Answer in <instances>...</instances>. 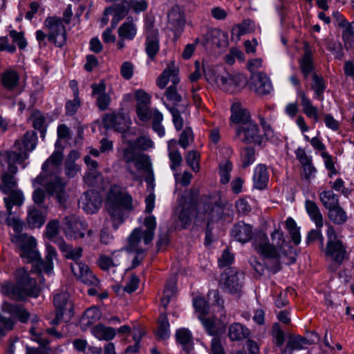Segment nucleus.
Here are the masks:
<instances>
[{"mask_svg": "<svg viewBox=\"0 0 354 354\" xmlns=\"http://www.w3.org/2000/svg\"><path fill=\"white\" fill-rule=\"evenodd\" d=\"M8 194L9 196L5 197L3 201L8 214L11 215L12 205L21 206L24 203V197L22 192L17 189L9 192Z\"/></svg>", "mask_w": 354, "mask_h": 354, "instance_id": "obj_40", "label": "nucleus"}, {"mask_svg": "<svg viewBox=\"0 0 354 354\" xmlns=\"http://www.w3.org/2000/svg\"><path fill=\"white\" fill-rule=\"evenodd\" d=\"M143 226L145 230L142 232L140 228H136L129 237V246L127 250L136 252L132 263L133 268L140 265L144 254L145 250L139 249L138 245L142 238L145 245L151 242L154 237V231L156 228V218L153 215H149L145 218Z\"/></svg>", "mask_w": 354, "mask_h": 354, "instance_id": "obj_5", "label": "nucleus"}, {"mask_svg": "<svg viewBox=\"0 0 354 354\" xmlns=\"http://www.w3.org/2000/svg\"><path fill=\"white\" fill-rule=\"evenodd\" d=\"M103 122L106 127L113 129L120 133H126L128 128V122L122 114L109 113L103 118Z\"/></svg>", "mask_w": 354, "mask_h": 354, "instance_id": "obj_23", "label": "nucleus"}, {"mask_svg": "<svg viewBox=\"0 0 354 354\" xmlns=\"http://www.w3.org/2000/svg\"><path fill=\"white\" fill-rule=\"evenodd\" d=\"M1 292L2 295L8 297L15 300H23L22 292L20 289L19 275H17V283L6 281L1 286Z\"/></svg>", "mask_w": 354, "mask_h": 354, "instance_id": "obj_33", "label": "nucleus"}, {"mask_svg": "<svg viewBox=\"0 0 354 354\" xmlns=\"http://www.w3.org/2000/svg\"><path fill=\"white\" fill-rule=\"evenodd\" d=\"M235 138L245 144L254 143L258 145H261L264 140L259 125L254 120L237 126L235 129Z\"/></svg>", "mask_w": 354, "mask_h": 354, "instance_id": "obj_11", "label": "nucleus"}, {"mask_svg": "<svg viewBox=\"0 0 354 354\" xmlns=\"http://www.w3.org/2000/svg\"><path fill=\"white\" fill-rule=\"evenodd\" d=\"M36 133L33 131H27L25 133L22 141L20 142L19 140H16L12 149L8 151H23L25 152L28 158V155L27 151H32L36 147Z\"/></svg>", "mask_w": 354, "mask_h": 354, "instance_id": "obj_24", "label": "nucleus"}, {"mask_svg": "<svg viewBox=\"0 0 354 354\" xmlns=\"http://www.w3.org/2000/svg\"><path fill=\"white\" fill-rule=\"evenodd\" d=\"M269 176L267 167L265 165H258L254 170V187L259 190L266 189L268 185Z\"/></svg>", "mask_w": 354, "mask_h": 354, "instance_id": "obj_26", "label": "nucleus"}, {"mask_svg": "<svg viewBox=\"0 0 354 354\" xmlns=\"http://www.w3.org/2000/svg\"><path fill=\"white\" fill-rule=\"evenodd\" d=\"M221 182L223 184H227L230 180V172L232 169V163L230 160H225L219 165Z\"/></svg>", "mask_w": 354, "mask_h": 354, "instance_id": "obj_51", "label": "nucleus"}, {"mask_svg": "<svg viewBox=\"0 0 354 354\" xmlns=\"http://www.w3.org/2000/svg\"><path fill=\"white\" fill-rule=\"evenodd\" d=\"M298 95L301 98V105L304 113L308 118L317 122L319 120L318 108L313 104L312 101L302 91H298Z\"/></svg>", "mask_w": 354, "mask_h": 354, "instance_id": "obj_27", "label": "nucleus"}, {"mask_svg": "<svg viewBox=\"0 0 354 354\" xmlns=\"http://www.w3.org/2000/svg\"><path fill=\"white\" fill-rule=\"evenodd\" d=\"M272 335L275 339V344L277 346H281L285 340L284 333L278 323L272 326Z\"/></svg>", "mask_w": 354, "mask_h": 354, "instance_id": "obj_62", "label": "nucleus"}, {"mask_svg": "<svg viewBox=\"0 0 354 354\" xmlns=\"http://www.w3.org/2000/svg\"><path fill=\"white\" fill-rule=\"evenodd\" d=\"M326 231L327 243L325 249V255L331 261L339 267L344 261L348 260L349 254L346 250V246L338 237L335 227L328 224Z\"/></svg>", "mask_w": 354, "mask_h": 354, "instance_id": "obj_9", "label": "nucleus"}, {"mask_svg": "<svg viewBox=\"0 0 354 354\" xmlns=\"http://www.w3.org/2000/svg\"><path fill=\"white\" fill-rule=\"evenodd\" d=\"M169 158L171 161V169L176 172L177 171V168L180 166L183 162V157L178 150H172L171 152H169Z\"/></svg>", "mask_w": 354, "mask_h": 354, "instance_id": "obj_60", "label": "nucleus"}, {"mask_svg": "<svg viewBox=\"0 0 354 354\" xmlns=\"http://www.w3.org/2000/svg\"><path fill=\"white\" fill-rule=\"evenodd\" d=\"M230 120L232 123L239 125H243L252 121L250 113L242 108L233 104L231 108Z\"/></svg>", "mask_w": 354, "mask_h": 354, "instance_id": "obj_34", "label": "nucleus"}, {"mask_svg": "<svg viewBox=\"0 0 354 354\" xmlns=\"http://www.w3.org/2000/svg\"><path fill=\"white\" fill-rule=\"evenodd\" d=\"M47 254L45 257V259L39 261L37 264L38 268L40 272H44L46 274H50L53 269V260L57 257V252L55 249L50 245H46Z\"/></svg>", "mask_w": 354, "mask_h": 354, "instance_id": "obj_36", "label": "nucleus"}, {"mask_svg": "<svg viewBox=\"0 0 354 354\" xmlns=\"http://www.w3.org/2000/svg\"><path fill=\"white\" fill-rule=\"evenodd\" d=\"M63 159L62 153L55 151L42 165V172L34 180L39 185H44L47 193L55 196L59 205L65 207L68 198L66 193V183L55 174L57 167Z\"/></svg>", "mask_w": 354, "mask_h": 354, "instance_id": "obj_1", "label": "nucleus"}, {"mask_svg": "<svg viewBox=\"0 0 354 354\" xmlns=\"http://www.w3.org/2000/svg\"><path fill=\"white\" fill-rule=\"evenodd\" d=\"M334 17L337 18V25L344 28L342 39L345 48L349 50L354 46V21L348 23L338 12H334Z\"/></svg>", "mask_w": 354, "mask_h": 354, "instance_id": "obj_20", "label": "nucleus"}, {"mask_svg": "<svg viewBox=\"0 0 354 354\" xmlns=\"http://www.w3.org/2000/svg\"><path fill=\"white\" fill-rule=\"evenodd\" d=\"M214 82L218 88L230 93L239 91L247 84L246 77L243 74L218 75L214 77Z\"/></svg>", "mask_w": 354, "mask_h": 354, "instance_id": "obj_12", "label": "nucleus"}, {"mask_svg": "<svg viewBox=\"0 0 354 354\" xmlns=\"http://www.w3.org/2000/svg\"><path fill=\"white\" fill-rule=\"evenodd\" d=\"M100 310L96 307H91L85 311L82 321L86 325H91L100 319Z\"/></svg>", "mask_w": 354, "mask_h": 354, "instance_id": "obj_50", "label": "nucleus"}, {"mask_svg": "<svg viewBox=\"0 0 354 354\" xmlns=\"http://www.w3.org/2000/svg\"><path fill=\"white\" fill-rule=\"evenodd\" d=\"M84 160L89 170H91V171L86 174L84 180L89 186H93L96 183L97 180L101 178L100 172L96 171L98 163L88 155L84 156Z\"/></svg>", "mask_w": 354, "mask_h": 354, "instance_id": "obj_31", "label": "nucleus"}, {"mask_svg": "<svg viewBox=\"0 0 354 354\" xmlns=\"http://www.w3.org/2000/svg\"><path fill=\"white\" fill-rule=\"evenodd\" d=\"M3 156L5 162L8 164V168L1 171L0 191L5 194H8L17 187V181L15 176L18 171L16 164H23L27 159V156L23 151H6Z\"/></svg>", "mask_w": 354, "mask_h": 354, "instance_id": "obj_6", "label": "nucleus"}, {"mask_svg": "<svg viewBox=\"0 0 354 354\" xmlns=\"http://www.w3.org/2000/svg\"><path fill=\"white\" fill-rule=\"evenodd\" d=\"M176 339L182 346L186 353H189L194 348V342L192 333L185 328H182L176 330Z\"/></svg>", "mask_w": 354, "mask_h": 354, "instance_id": "obj_30", "label": "nucleus"}, {"mask_svg": "<svg viewBox=\"0 0 354 354\" xmlns=\"http://www.w3.org/2000/svg\"><path fill=\"white\" fill-rule=\"evenodd\" d=\"M231 234L236 241L245 243L250 241L252 237V227L244 222H239L234 225Z\"/></svg>", "mask_w": 354, "mask_h": 354, "instance_id": "obj_25", "label": "nucleus"}, {"mask_svg": "<svg viewBox=\"0 0 354 354\" xmlns=\"http://www.w3.org/2000/svg\"><path fill=\"white\" fill-rule=\"evenodd\" d=\"M15 326V322L10 317H6L0 315V335H5L12 330Z\"/></svg>", "mask_w": 354, "mask_h": 354, "instance_id": "obj_59", "label": "nucleus"}, {"mask_svg": "<svg viewBox=\"0 0 354 354\" xmlns=\"http://www.w3.org/2000/svg\"><path fill=\"white\" fill-rule=\"evenodd\" d=\"M56 243L64 256L73 261L70 268L75 277L85 284L97 286L100 283L97 278L86 263L80 261L82 256V248L68 245L62 239H58Z\"/></svg>", "mask_w": 354, "mask_h": 354, "instance_id": "obj_3", "label": "nucleus"}, {"mask_svg": "<svg viewBox=\"0 0 354 354\" xmlns=\"http://www.w3.org/2000/svg\"><path fill=\"white\" fill-rule=\"evenodd\" d=\"M17 275H19L23 300L28 297H37L40 292V288L37 285L35 279L31 278L28 272L24 269L18 270Z\"/></svg>", "mask_w": 354, "mask_h": 354, "instance_id": "obj_15", "label": "nucleus"}, {"mask_svg": "<svg viewBox=\"0 0 354 354\" xmlns=\"http://www.w3.org/2000/svg\"><path fill=\"white\" fill-rule=\"evenodd\" d=\"M169 323L167 315L161 313L158 319L156 335L160 339H167L169 337Z\"/></svg>", "mask_w": 354, "mask_h": 354, "instance_id": "obj_47", "label": "nucleus"}, {"mask_svg": "<svg viewBox=\"0 0 354 354\" xmlns=\"http://www.w3.org/2000/svg\"><path fill=\"white\" fill-rule=\"evenodd\" d=\"M194 134L190 127H186L180 136L178 144L183 148L186 149L189 144V140H193Z\"/></svg>", "mask_w": 354, "mask_h": 354, "instance_id": "obj_61", "label": "nucleus"}, {"mask_svg": "<svg viewBox=\"0 0 354 354\" xmlns=\"http://www.w3.org/2000/svg\"><path fill=\"white\" fill-rule=\"evenodd\" d=\"M319 198L322 205L329 209L339 205V197L331 189H324L319 193Z\"/></svg>", "mask_w": 354, "mask_h": 354, "instance_id": "obj_42", "label": "nucleus"}, {"mask_svg": "<svg viewBox=\"0 0 354 354\" xmlns=\"http://www.w3.org/2000/svg\"><path fill=\"white\" fill-rule=\"evenodd\" d=\"M118 35L120 39L133 40L137 34V26L132 17H128L119 27Z\"/></svg>", "mask_w": 354, "mask_h": 354, "instance_id": "obj_32", "label": "nucleus"}, {"mask_svg": "<svg viewBox=\"0 0 354 354\" xmlns=\"http://www.w3.org/2000/svg\"><path fill=\"white\" fill-rule=\"evenodd\" d=\"M127 144L140 150H147L153 146L151 140L146 136L140 137L133 142L130 140L127 141Z\"/></svg>", "mask_w": 354, "mask_h": 354, "instance_id": "obj_55", "label": "nucleus"}, {"mask_svg": "<svg viewBox=\"0 0 354 354\" xmlns=\"http://www.w3.org/2000/svg\"><path fill=\"white\" fill-rule=\"evenodd\" d=\"M152 111L149 109V105H136L137 115L143 122L147 121L151 118Z\"/></svg>", "mask_w": 354, "mask_h": 354, "instance_id": "obj_64", "label": "nucleus"}, {"mask_svg": "<svg viewBox=\"0 0 354 354\" xmlns=\"http://www.w3.org/2000/svg\"><path fill=\"white\" fill-rule=\"evenodd\" d=\"M312 88L315 92V98L322 101L324 100V92L326 90V84L322 77L318 76L316 73H313Z\"/></svg>", "mask_w": 354, "mask_h": 354, "instance_id": "obj_48", "label": "nucleus"}, {"mask_svg": "<svg viewBox=\"0 0 354 354\" xmlns=\"http://www.w3.org/2000/svg\"><path fill=\"white\" fill-rule=\"evenodd\" d=\"M243 279V273L229 269L222 275L223 288L231 293H237L242 288Z\"/></svg>", "mask_w": 354, "mask_h": 354, "instance_id": "obj_18", "label": "nucleus"}, {"mask_svg": "<svg viewBox=\"0 0 354 354\" xmlns=\"http://www.w3.org/2000/svg\"><path fill=\"white\" fill-rule=\"evenodd\" d=\"M92 96L96 97L95 104L101 111H105L111 103V97L106 93V84L102 80L97 84H91Z\"/></svg>", "mask_w": 354, "mask_h": 354, "instance_id": "obj_21", "label": "nucleus"}, {"mask_svg": "<svg viewBox=\"0 0 354 354\" xmlns=\"http://www.w3.org/2000/svg\"><path fill=\"white\" fill-rule=\"evenodd\" d=\"M55 308V317L50 321L53 326L58 325L59 322H69L73 316V305L69 300L67 292H60L54 296L53 300Z\"/></svg>", "mask_w": 354, "mask_h": 354, "instance_id": "obj_10", "label": "nucleus"}, {"mask_svg": "<svg viewBox=\"0 0 354 354\" xmlns=\"http://www.w3.org/2000/svg\"><path fill=\"white\" fill-rule=\"evenodd\" d=\"M198 319L201 320L206 331L209 335L214 336L218 334L219 330L216 326L214 319L206 317L205 316H198Z\"/></svg>", "mask_w": 354, "mask_h": 354, "instance_id": "obj_54", "label": "nucleus"}, {"mask_svg": "<svg viewBox=\"0 0 354 354\" xmlns=\"http://www.w3.org/2000/svg\"><path fill=\"white\" fill-rule=\"evenodd\" d=\"M305 208L316 227L317 228H322L324 225L323 216L317 203L313 201L306 200L305 202Z\"/></svg>", "mask_w": 354, "mask_h": 354, "instance_id": "obj_35", "label": "nucleus"}, {"mask_svg": "<svg viewBox=\"0 0 354 354\" xmlns=\"http://www.w3.org/2000/svg\"><path fill=\"white\" fill-rule=\"evenodd\" d=\"M199 158L200 155L196 151H189L186 156L187 164L195 172H198L200 169Z\"/></svg>", "mask_w": 354, "mask_h": 354, "instance_id": "obj_57", "label": "nucleus"}, {"mask_svg": "<svg viewBox=\"0 0 354 354\" xmlns=\"http://www.w3.org/2000/svg\"><path fill=\"white\" fill-rule=\"evenodd\" d=\"M255 160V150L254 148L248 147H245L241 152L242 167H248Z\"/></svg>", "mask_w": 354, "mask_h": 354, "instance_id": "obj_52", "label": "nucleus"}, {"mask_svg": "<svg viewBox=\"0 0 354 354\" xmlns=\"http://www.w3.org/2000/svg\"><path fill=\"white\" fill-rule=\"evenodd\" d=\"M300 68L304 79H307L313 70L312 54L309 50H306L305 53L299 62Z\"/></svg>", "mask_w": 354, "mask_h": 354, "instance_id": "obj_49", "label": "nucleus"}, {"mask_svg": "<svg viewBox=\"0 0 354 354\" xmlns=\"http://www.w3.org/2000/svg\"><path fill=\"white\" fill-rule=\"evenodd\" d=\"M132 207V198L125 189L118 185L111 187L106 201V208L116 230L124 221V210Z\"/></svg>", "mask_w": 354, "mask_h": 354, "instance_id": "obj_4", "label": "nucleus"}, {"mask_svg": "<svg viewBox=\"0 0 354 354\" xmlns=\"http://www.w3.org/2000/svg\"><path fill=\"white\" fill-rule=\"evenodd\" d=\"M88 224L86 221H82L75 216H66L61 225L66 238L71 239H83Z\"/></svg>", "mask_w": 354, "mask_h": 354, "instance_id": "obj_13", "label": "nucleus"}, {"mask_svg": "<svg viewBox=\"0 0 354 354\" xmlns=\"http://www.w3.org/2000/svg\"><path fill=\"white\" fill-rule=\"evenodd\" d=\"M45 222L42 212L36 208H30L27 216V223L30 227L39 228Z\"/></svg>", "mask_w": 354, "mask_h": 354, "instance_id": "obj_46", "label": "nucleus"}, {"mask_svg": "<svg viewBox=\"0 0 354 354\" xmlns=\"http://www.w3.org/2000/svg\"><path fill=\"white\" fill-rule=\"evenodd\" d=\"M11 241L21 250V257H26L30 260L37 257V252L35 251L36 240L32 236H29L26 234H18L12 235Z\"/></svg>", "mask_w": 354, "mask_h": 354, "instance_id": "obj_14", "label": "nucleus"}, {"mask_svg": "<svg viewBox=\"0 0 354 354\" xmlns=\"http://www.w3.org/2000/svg\"><path fill=\"white\" fill-rule=\"evenodd\" d=\"M328 218L330 222L336 225H342L348 220L347 213L339 204L328 209Z\"/></svg>", "mask_w": 354, "mask_h": 354, "instance_id": "obj_38", "label": "nucleus"}, {"mask_svg": "<svg viewBox=\"0 0 354 354\" xmlns=\"http://www.w3.org/2000/svg\"><path fill=\"white\" fill-rule=\"evenodd\" d=\"M203 207H200L196 214V221L198 223L207 222L205 241L209 243L212 241V233L210 225L222 218L223 207L216 199L203 198Z\"/></svg>", "mask_w": 354, "mask_h": 354, "instance_id": "obj_8", "label": "nucleus"}, {"mask_svg": "<svg viewBox=\"0 0 354 354\" xmlns=\"http://www.w3.org/2000/svg\"><path fill=\"white\" fill-rule=\"evenodd\" d=\"M170 23L177 30H182L185 26V19L183 13L178 6H174L168 14Z\"/></svg>", "mask_w": 354, "mask_h": 354, "instance_id": "obj_45", "label": "nucleus"}, {"mask_svg": "<svg viewBox=\"0 0 354 354\" xmlns=\"http://www.w3.org/2000/svg\"><path fill=\"white\" fill-rule=\"evenodd\" d=\"M1 81L6 88L12 90L18 85L19 76L14 70H6L1 75Z\"/></svg>", "mask_w": 354, "mask_h": 354, "instance_id": "obj_44", "label": "nucleus"}, {"mask_svg": "<svg viewBox=\"0 0 354 354\" xmlns=\"http://www.w3.org/2000/svg\"><path fill=\"white\" fill-rule=\"evenodd\" d=\"M167 99L173 104H177L182 101V96L178 93L176 85L169 86L165 91Z\"/></svg>", "mask_w": 354, "mask_h": 354, "instance_id": "obj_58", "label": "nucleus"}, {"mask_svg": "<svg viewBox=\"0 0 354 354\" xmlns=\"http://www.w3.org/2000/svg\"><path fill=\"white\" fill-rule=\"evenodd\" d=\"M169 80L174 85H176L180 80L178 77V70L174 65H170L164 70L157 79L156 84L160 88L162 89L165 88Z\"/></svg>", "mask_w": 354, "mask_h": 354, "instance_id": "obj_28", "label": "nucleus"}, {"mask_svg": "<svg viewBox=\"0 0 354 354\" xmlns=\"http://www.w3.org/2000/svg\"><path fill=\"white\" fill-rule=\"evenodd\" d=\"M193 304L196 311L199 313L198 316H206L209 312V305L204 298L197 297L194 299Z\"/></svg>", "mask_w": 354, "mask_h": 354, "instance_id": "obj_56", "label": "nucleus"}, {"mask_svg": "<svg viewBox=\"0 0 354 354\" xmlns=\"http://www.w3.org/2000/svg\"><path fill=\"white\" fill-rule=\"evenodd\" d=\"M145 49L148 57L153 61L160 50L158 29L148 28L146 31Z\"/></svg>", "mask_w": 354, "mask_h": 354, "instance_id": "obj_19", "label": "nucleus"}, {"mask_svg": "<svg viewBox=\"0 0 354 354\" xmlns=\"http://www.w3.org/2000/svg\"><path fill=\"white\" fill-rule=\"evenodd\" d=\"M100 194L95 190L85 192L79 200V206L87 214H94L97 212L101 205Z\"/></svg>", "mask_w": 354, "mask_h": 354, "instance_id": "obj_16", "label": "nucleus"}, {"mask_svg": "<svg viewBox=\"0 0 354 354\" xmlns=\"http://www.w3.org/2000/svg\"><path fill=\"white\" fill-rule=\"evenodd\" d=\"M129 10L130 3L126 0L118 3H114L106 8V14L113 15L111 22L113 28H115L118 24L128 15Z\"/></svg>", "mask_w": 354, "mask_h": 354, "instance_id": "obj_22", "label": "nucleus"}, {"mask_svg": "<svg viewBox=\"0 0 354 354\" xmlns=\"http://www.w3.org/2000/svg\"><path fill=\"white\" fill-rule=\"evenodd\" d=\"M308 344L306 338L299 335L290 336L288 342L283 350V353L292 354L294 351L303 349L304 346Z\"/></svg>", "mask_w": 354, "mask_h": 354, "instance_id": "obj_43", "label": "nucleus"}, {"mask_svg": "<svg viewBox=\"0 0 354 354\" xmlns=\"http://www.w3.org/2000/svg\"><path fill=\"white\" fill-rule=\"evenodd\" d=\"M9 35L12 39L13 42L17 44L19 49H24L26 47L27 41L22 32L12 30L10 31Z\"/></svg>", "mask_w": 354, "mask_h": 354, "instance_id": "obj_63", "label": "nucleus"}, {"mask_svg": "<svg viewBox=\"0 0 354 354\" xmlns=\"http://www.w3.org/2000/svg\"><path fill=\"white\" fill-rule=\"evenodd\" d=\"M91 333L97 339L104 341L113 339L116 335L115 330L113 328L101 324L94 326L91 329Z\"/></svg>", "mask_w": 354, "mask_h": 354, "instance_id": "obj_37", "label": "nucleus"}, {"mask_svg": "<svg viewBox=\"0 0 354 354\" xmlns=\"http://www.w3.org/2000/svg\"><path fill=\"white\" fill-rule=\"evenodd\" d=\"M176 293V286L174 282H168L163 292V296L161 299V305L166 308L170 302L171 297Z\"/></svg>", "mask_w": 354, "mask_h": 354, "instance_id": "obj_53", "label": "nucleus"}, {"mask_svg": "<svg viewBox=\"0 0 354 354\" xmlns=\"http://www.w3.org/2000/svg\"><path fill=\"white\" fill-rule=\"evenodd\" d=\"M120 252H114L111 257L105 254H101L97 260V264L103 270H108L111 267L120 266L121 261L120 259Z\"/></svg>", "mask_w": 354, "mask_h": 354, "instance_id": "obj_41", "label": "nucleus"}, {"mask_svg": "<svg viewBox=\"0 0 354 354\" xmlns=\"http://www.w3.org/2000/svg\"><path fill=\"white\" fill-rule=\"evenodd\" d=\"M44 26L48 30V34L41 30H37L35 33L36 39L40 48L46 46V38L57 47L61 48L66 44V32L60 17H48L44 21Z\"/></svg>", "mask_w": 354, "mask_h": 354, "instance_id": "obj_7", "label": "nucleus"}, {"mask_svg": "<svg viewBox=\"0 0 354 354\" xmlns=\"http://www.w3.org/2000/svg\"><path fill=\"white\" fill-rule=\"evenodd\" d=\"M250 335V330L239 323H234L230 326L228 335L232 341H239L245 339Z\"/></svg>", "mask_w": 354, "mask_h": 354, "instance_id": "obj_39", "label": "nucleus"}, {"mask_svg": "<svg viewBox=\"0 0 354 354\" xmlns=\"http://www.w3.org/2000/svg\"><path fill=\"white\" fill-rule=\"evenodd\" d=\"M271 239L273 243H270L265 233L259 232L255 235L252 245L254 250L263 258L274 261V265L270 269L276 273L281 269L280 258L286 254L284 250L286 239L283 232L279 229L271 234Z\"/></svg>", "mask_w": 354, "mask_h": 354, "instance_id": "obj_2", "label": "nucleus"}, {"mask_svg": "<svg viewBox=\"0 0 354 354\" xmlns=\"http://www.w3.org/2000/svg\"><path fill=\"white\" fill-rule=\"evenodd\" d=\"M2 308L4 312L17 318L21 322L26 323L30 319V313L21 305L6 302L3 304Z\"/></svg>", "mask_w": 354, "mask_h": 354, "instance_id": "obj_29", "label": "nucleus"}, {"mask_svg": "<svg viewBox=\"0 0 354 354\" xmlns=\"http://www.w3.org/2000/svg\"><path fill=\"white\" fill-rule=\"evenodd\" d=\"M250 88L261 95L269 94L272 90L270 78L266 73L262 72L251 75Z\"/></svg>", "mask_w": 354, "mask_h": 354, "instance_id": "obj_17", "label": "nucleus"}]
</instances>
